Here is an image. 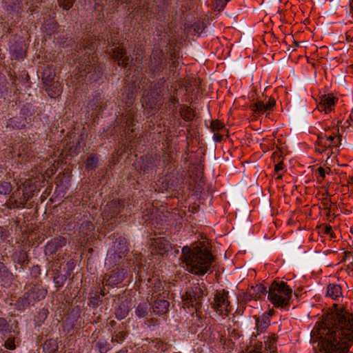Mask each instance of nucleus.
Returning <instances> with one entry per match:
<instances>
[{
    "instance_id": "f704fd0d",
    "label": "nucleus",
    "mask_w": 353,
    "mask_h": 353,
    "mask_svg": "<svg viewBox=\"0 0 353 353\" xmlns=\"http://www.w3.org/2000/svg\"><path fill=\"white\" fill-rule=\"evenodd\" d=\"M254 290V293L255 294L254 299H257L260 297L261 294H268V290H267V288L264 286L263 284L256 285L254 287L252 288Z\"/></svg>"
},
{
    "instance_id": "4be33fe9",
    "label": "nucleus",
    "mask_w": 353,
    "mask_h": 353,
    "mask_svg": "<svg viewBox=\"0 0 353 353\" xmlns=\"http://www.w3.org/2000/svg\"><path fill=\"white\" fill-rule=\"evenodd\" d=\"M122 209V204L119 200H112L106 205L105 211H108L110 216H114L119 214Z\"/></svg>"
},
{
    "instance_id": "0e129e2a",
    "label": "nucleus",
    "mask_w": 353,
    "mask_h": 353,
    "mask_svg": "<svg viewBox=\"0 0 353 353\" xmlns=\"http://www.w3.org/2000/svg\"><path fill=\"white\" fill-rule=\"evenodd\" d=\"M172 67H173V68H176V64L175 61L172 62Z\"/></svg>"
},
{
    "instance_id": "de8ad7c7",
    "label": "nucleus",
    "mask_w": 353,
    "mask_h": 353,
    "mask_svg": "<svg viewBox=\"0 0 353 353\" xmlns=\"http://www.w3.org/2000/svg\"><path fill=\"white\" fill-rule=\"evenodd\" d=\"M31 274L37 277L41 274V268L39 265H34L32 268Z\"/></svg>"
},
{
    "instance_id": "864d4df0",
    "label": "nucleus",
    "mask_w": 353,
    "mask_h": 353,
    "mask_svg": "<svg viewBox=\"0 0 353 353\" xmlns=\"http://www.w3.org/2000/svg\"><path fill=\"white\" fill-rule=\"evenodd\" d=\"M325 233L327 234H330L331 237H334V235L332 232V227L330 225H326L325 228Z\"/></svg>"
},
{
    "instance_id": "a19ab883",
    "label": "nucleus",
    "mask_w": 353,
    "mask_h": 353,
    "mask_svg": "<svg viewBox=\"0 0 353 353\" xmlns=\"http://www.w3.org/2000/svg\"><path fill=\"white\" fill-rule=\"evenodd\" d=\"M125 333L123 331L115 332V334L112 336V342L121 343L125 339Z\"/></svg>"
},
{
    "instance_id": "b1692460",
    "label": "nucleus",
    "mask_w": 353,
    "mask_h": 353,
    "mask_svg": "<svg viewBox=\"0 0 353 353\" xmlns=\"http://www.w3.org/2000/svg\"><path fill=\"white\" fill-rule=\"evenodd\" d=\"M54 77V71L53 70H51L50 68H47L43 72L41 76L42 83L44 86L48 85L50 83H52V82L55 81Z\"/></svg>"
},
{
    "instance_id": "e433bc0d",
    "label": "nucleus",
    "mask_w": 353,
    "mask_h": 353,
    "mask_svg": "<svg viewBox=\"0 0 353 353\" xmlns=\"http://www.w3.org/2000/svg\"><path fill=\"white\" fill-rule=\"evenodd\" d=\"M102 303L101 295L96 292L94 296H91L89 300V305L96 308Z\"/></svg>"
},
{
    "instance_id": "f257e3e1",
    "label": "nucleus",
    "mask_w": 353,
    "mask_h": 353,
    "mask_svg": "<svg viewBox=\"0 0 353 353\" xmlns=\"http://www.w3.org/2000/svg\"><path fill=\"white\" fill-rule=\"evenodd\" d=\"M311 334L321 352L347 353L353 344V314L343 311L327 314Z\"/></svg>"
},
{
    "instance_id": "13d9d810",
    "label": "nucleus",
    "mask_w": 353,
    "mask_h": 353,
    "mask_svg": "<svg viewBox=\"0 0 353 353\" xmlns=\"http://www.w3.org/2000/svg\"><path fill=\"white\" fill-rule=\"evenodd\" d=\"M214 140L216 141H221V139H222V136L219 134H214Z\"/></svg>"
},
{
    "instance_id": "8fccbe9b",
    "label": "nucleus",
    "mask_w": 353,
    "mask_h": 353,
    "mask_svg": "<svg viewBox=\"0 0 353 353\" xmlns=\"http://www.w3.org/2000/svg\"><path fill=\"white\" fill-rule=\"evenodd\" d=\"M94 69V72L97 73L98 72L97 75V78H99V74H100V70H99V68H94L92 65H86L85 68V71L87 72V73H90L91 72V70Z\"/></svg>"
},
{
    "instance_id": "dca6fc26",
    "label": "nucleus",
    "mask_w": 353,
    "mask_h": 353,
    "mask_svg": "<svg viewBox=\"0 0 353 353\" xmlns=\"http://www.w3.org/2000/svg\"><path fill=\"white\" fill-rule=\"evenodd\" d=\"M336 99L332 94H323L320 97V103L319 104V110L320 111L325 110L326 113L330 111L331 107L334 105Z\"/></svg>"
},
{
    "instance_id": "c756f323",
    "label": "nucleus",
    "mask_w": 353,
    "mask_h": 353,
    "mask_svg": "<svg viewBox=\"0 0 353 353\" xmlns=\"http://www.w3.org/2000/svg\"><path fill=\"white\" fill-rule=\"evenodd\" d=\"M43 349L48 353H56L58 350V344L55 340H47L43 345Z\"/></svg>"
},
{
    "instance_id": "0eeeda50",
    "label": "nucleus",
    "mask_w": 353,
    "mask_h": 353,
    "mask_svg": "<svg viewBox=\"0 0 353 353\" xmlns=\"http://www.w3.org/2000/svg\"><path fill=\"white\" fill-rule=\"evenodd\" d=\"M15 271L22 273L29 263L28 253L23 250H16L11 256Z\"/></svg>"
},
{
    "instance_id": "c9c22d12",
    "label": "nucleus",
    "mask_w": 353,
    "mask_h": 353,
    "mask_svg": "<svg viewBox=\"0 0 353 353\" xmlns=\"http://www.w3.org/2000/svg\"><path fill=\"white\" fill-rule=\"evenodd\" d=\"M11 331L8 327V324L6 319L0 317V333L3 337L7 336V334L10 333Z\"/></svg>"
},
{
    "instance_id": "f8f14e48",
    "label": "nucleus",
    "mask_w": 353,
    "mask_h": 353,
    "mask_svg": "<svg viewBox=\"0 0 353 353\" xmlns=\"http://www.w3.org/2000/svg\"><path fill=\"white\" fill-rule=\"evenodd\" d=\"M13 274L8 267L0 261V283L3 286H8L12 283Z\"/></svg>"
},
{
    "instance_id": "e2e57ef3",
    "label": "nucleus",
    "mask_w": 353,
    "mask_h": 353,
    "mask_svg": "<svg viewBox=\"0 0 353 353\" xmlns=\"http://www.w3.org/2000/svg\"><path fill=\"white\" fill-rule=\"evenodd\" d=\"M18 205H19V206H21V208H24V207H25V203H18Z\"/></svg>"
},
{
    "instance_id": "a18cd8bd",
    "label": "nucleus",
    "mask_w": 353,
    "mask_h": 353,
    "mask_svg": "<svg viewBox=\"0 0 353 353\" xmlns=\"http://www.w3.org/2000/svg\"><path fill=\"white\" fill-rule=\"evenodd\" d=\"M182 117L185 120L191 121L194 118V114L190 108H187L183 113Z\"/></svg>"
},
{
    "instance_id": "4468645a",
    "label": "nucleus",
    "mask_w": 353,
    "mask_h": 353,
    "mask_svg": "<svg viewBox=\"0 0 353 353\" xmlns=\"http://www.w3.org/2000/svg\"><path fill=\"white\" fill-rule=\"evenodd\" d=\"M275 105L274 99H269L268 103H264L262 101H258L251 105L252 110L259 114H263L267 111L270 110Z\"/></svg>"
},
{
    "instance_id": "423d86ee",
    "label": "nucleus",
    "mask_w": 353,
    "mask_h": 353,
    "mask_svg": "<svg viewBox=\"0 0 353 353\" xmlns=\"http://www.w3.org/2000/svg\"><path fill=\"white\" fill-rule=\"evenodd\" d=\"M26 50V46L24 39L19 36L15 35L10 44V52L12 57L16 59H23Z\"/></svg>"
},
{
    "instance_id": "37998d69",
    "label": "nucleus",
    "mask_w": 353,
    "mask_h": 353,
    "mask_svg": "<svg viewBox=\"0 0 353 353\" xmlns=\"http://www.w3.org/2000/svg\"><path fill=\"white\" fill-rule=\"evenodd\" d=\"M133 61V58L130 56L128 55L126 51L125 50L124 56L123 57L122 61L121 63V66H123L125 68L130 65Z\"/></svg>"
},
{
    "instance_id": "603ef678",
    "label": "nucleus",
    "mask_w": 353,
    "mask_h": 353,
    "mask_svg": "<svg viewBox=\"0 0 353 353\" xmlns=\"http://www.w3.org/2000/svg\"><path fill=\"white\" fill-rule=\"evenodd\" d=\"M8 208L10 209H14L21 208V206L18 205V202L15 200L13 202H12L9 205H8Z\"/></svg>"
},
{
    "instance_id": "ddd939ff",
    "label": "nucleus",
    "mask_w": 353,
    "mask_h": 353,
    "mask_svg": "<svg viewBox=\"0 0 353 353\" xmlns=\"http://www.w3.org/2000/svg\"><path fill=\"white\" fill-rule=\"evenodd\" d=\"M130 302L125 300L118 304L114 308V314L118 320L124 319L129 314L130 310Z\"/></svg>"
},
{
    "instance_id": "3c124183",
    "label": "nucleus",
    "mask_w": 353,
    "mask_h": 353,
    "mask_svg": "<svg viewBox=\"0 0 353 353\" xmlns=\"http://www.w3.org/2000/svg\"><path fill=\"white\" fill-rule=\"evenodd\" d=\"M213 130H218L223 128V125L219 121H212L211 124Z\"/></svg>"
},
{
    "instance_id": "ea45409f",
    "label": "nucleus",
    "mask_w": 353,
    "mask_h": 353,
    "mask_svg": "<svg viewBox=\"0 0 353 353\" xmlns=\"http://www.w3.org/2000/svg\"><path fill=\"white\" fill-rule=\"evenodd\" d=\"M156 243L159 249L165 252H168L171 248L170 245L165 240L159 239L156 241Z\"/></svg>"
},
{
    "instance_id": "2eb2a0df",
    "label": "nucleus",
    "mask_w": 353,
    "mask_h": 353,
    "mask_svg": "<svg viewBox=\"0 0 353 353\" xmlns=\"http://www.w3.org/2000/svg\"><path fill=\"white\" fill-rule=\"evenodd\" d=\"M270 323V319L266 314H264L261 317H259L256 319V333H253L252 335V339L256 338L260 333L264 332L269 327Z\"/></svg>"
},
{
    "instance_id": "72a5a7b5",
    "label": "nucleus",
    "mask_w": 353,
    "mask_h": 353,
    "mask_svg": "<svg viewBox=\"0 0 353 353\" xmlns=\"http://www.w3.org/2000/svg\"><path fill=\"white\" fill-rule=\"evenodd\" d=\"M96 347L99 350L100 353H107L110 349V344L105 340L100 339L96 343Z\"/></svg>"
},
{
    "instance_id": "393cba45",
    "label": "nucleus",
    "mask_w": 353,
    "mask_h": 353,
    "mask_svg": "<svg viewBox=\"0 0 353 353\" xmlns=\"http://www.w3.org/2000/svg\"><path fill=\"white\" fill-rule=\"evenodd\" d=\"M99 159L96 154H91L88 157L85 161V170L87 171H94L97 168Z\"/></svg>"
},
{
    "instance_id": "2f4dec72",
    "label": "nucleus",
    "mask_w": 353,
    "mask_h": 353,
    "mask_svg": "<svg viewBox=\"0 0 353 353\" xmlns=\"http://www.w3.org/2000/svg\"><path fill=\"white\" fill-rule=\"evenodd\" d=\"M163 87L164 81L163 79H161L154 85L151 94L153 95L156 99L159 97L164 90Z\"/></svg>"
},
{
    "instance_id": "a878e982",
    "label": "nucleus",
    "mask_w": 353,
    "mask_h": 353,
    "mask_svg": "<svg viewBox=\"0 0 353 353\" xmlns=\"http://www.w3.org/2000/svg\"><path fill=\"white\" fill-rule=\"evenodd\" d=\"M102 100V95L101 93H96L92 99H90L88 103V108L92 110L101 109V103Z\"/></svg>"
},
{
    "instance_id": "bf43d9fd",
    "label": "nucleus",
    "mask_w": 353,
    "mask_h": 353,
    "mask_svg": "<svg viewBox=\"0 0 353 353\" xmlns=\"http://www.w3.org/2000/svg\"><path fill=\"white\" fill-rule=\"evenodd\" d=\"M170 102L174 104L176 103H178V99L174 97H172L170 99Z\"/></svg>"
},
{
    "instance_id": "aec40b11",
    "label": "nucleus",
    "mask_w": 353,
    "mask_h": 353,
    "mask_svg": "<svg viewBox=\"0 0 353 353\" xmlns=\"http://www.w3.org/2000/svg\"><path fill=\"white\" fill-rule=\"evenodd\" d=\"M264 343H265V349L269 352L268 353H276V343L277 341V336L276 334H272L271 335L263 336Z\"/></svg>"
},
{
    "instance_id": "680f3d73",
    "label": "nucleus",
    "mask_w": 353,
    "mask_h": 353,
    "mask_svg": "<svg viewBox=\"0 0 353 353\" xmlns=\"http://www.w3.org/2000/svg\"><path fill=\"white\" fill-rule=\"evenodd\" d=\"M274 310H270L268 312V314H266L267 316L270 317V316H272L274 314Z\"/></svg>"
},
{
    "instance_id": "bb28decb",
    "label": "nucleus",
    "mask_w": 353,
    "mask_h": 353,
    "mask_svg": "<svg viewBox=\"0 0 353 353\" xmlns=\"http://www.w3.org/2000/svg\"><path fill=\"white\" fill-rule=\"evenodd\" d=\"M187 294V299L190 301V302L193 304L195 303V304L197 303V299H199L200 297L202 296V292L201 289L196 286L195 287L192 292H188L186 293Z\"/></svg>"
},
{
    "instance_id": "39448f33",
    "label": "nucleus",
    "mask_w": 353,
    "mask_h": 353,
    "mask_svg": "<svg viewBox=\"0 0 353 353\" xmlns=\"http://www.w3.org/2000/svg\"><path fill=\"white\" fill-rule=\"evenodd\" d=\"M166 66V60L161 51L154 52L150 56L148 65L150 76L154 77L157 74L159 75Z\"/></svg>"
},
{
    "instance_id": "7c9ffc66",
    "label": "nucleus",
    "mask_w": 353,
    "mask_h": 353,
    "mask_svg": "<svg viewBox=\"0 0 353 353\" xmlns=\"http://www.w3.org/2000/svg\"><path fill=\"white\" fill-rule=\"evenodd\" d=\"M124 53L125 50L119 47H116L112 50V59L117 61L120 66Z\"/></svg>"
},
{
    "instance_id": "cd10ccee",
    "label": "nucleus",
    "mask_w": 353,
    "mask_h": 353,
    "mask_svg": "<svg viewBox=\"0 0 353 353\" xmlns=\"http://www.w3.org/2000/svg\"><path fill=\"white\" fill-rule=\"evenodd\" d=\"M48 314L49 311L47 308L40 309L34 319L37 325L41 326L47 319Z\"/></svg>"
},
{
    "instance_id": "09e8293b",
    "label": "nucleus",
    "mask_w": 353,
    "mask_h": 353,
    "mask_svg": "<svg viewBox=\"0 0 353 353\" xmlns=\"http://www.w3.org/2000/svg\"><path fill=\"white\" fill-rule=\"evenodd\" d=\"M29 114H31L29 111V105H23L21 110V116L26 117V116H28Z\"/></svg>"
},
{
    "instance_id": "412c9836",
    "label": "nucleus",
    "mask_w": 353,
    "mask_h": 353,
    "mask_svg": "<svg viewBox=\"0 0 353 353\" xmlns=\"http://www.w3.org/2000/svg\"><path fill=\"white\" fill-rule=\"evenodd\" d=\"M151 304L147 302L140 303L135 310V314L139 318L147 317L151 313Z\"/></svg>"
},
{
    "instance_id": "c85d7f7f",
    "label": "nucleus",
    "mask_w": 353,
    "mask_h": 353,
    "mask_svg": "<svg viewBox=\"0 0 353 353\" xmlns=\"http://www.w3.org/2000/svg\"><path fill=\"white\" fill-rule=\"evenodd\" d=\"M70 276V272L68 271L66 274H58L57 276H54L53 281L55 285V287L57 288H60L63 286L65 281Z\"/></svg>"
},
{
    "instance_id": "1a4fd4ad",
    "label": "nucleus",
    "mask_w": 353,
    "mask_h": 353,
    "mask_svg": "<svg viewBox=\"0 0 353 353\" xmlns=\"http://www.w3.org/2000/svg\"><path fill=\"white\" fill-rule=\"evenodd\" d=\"M125 276V271L124 269L117 270L112 271L108 278H106L107 275H105L103 279L106 285L114 287L123 282Z\"/></svg>"
},
{
    "instance_id": "6e6552de",
    "label": "nucleus",
    "mask_w": 353,
    "mask_h": 353,
    "mask_svg": "<svg viewBox=\"0 0 353 353\" xmlns=\"http://www.w3.org/2000/svg\"><path fill=\"white\" fill-rule=\"evenodd\" d=\"M211 305L216 311L221 313L223 311H228V307L229 306L228 292L225 290L217 292Z\"/></svg>"
},
{
    "instance_id": "6e6d98bb",
    "label": "nucleus",
    "mask_w": 353,
    "mask_h": 353,
    "mask_svg": "<svg viewBox=\"0 0 353 353\" xmlns=\"http://www.w3.org/2000/svg\"><path fill=\"white\" fill-rule=\"evenodd\" d=\"M283 168V162H280L275 165L274 170L276 172H279V171L281 170Z\"/></svg>"
},
{
    "instance_id": "a211bd4d",
    "label": "nucleus",
    "mask_w": 353,
    "mask_h": 353,
    "mask_svg": "<svg viewBox=\"0 0 353 353\" xmlns=\"http://www.w3.org/2000/svg\"><path fill=\"white\" fill-rule=\"evenodd\" d=\"M44 87L46 92L51 98L55 99L60 96L62 92V86L58 80Z\"/></svg>"
},
{
    "instance_id": "774afa93",
    "label": "nucleus",
    "mask_w": 353,
    "mask_h": 353,
    "mask_svg": "<svg viewBox=\"0 0 353 353\" xmlns=\"http://www.w3.org/2000/svg\"><path fill=\"white\" fill-rule=\"evenodd\" d=\"M350 125L353 126V119L351 118V123H350Z\"/></svg>"
},
{
    "instance_id": "69168bd1",
    "label": "nucleus",
    "mask_w": 353,
    "mask_h": 353,
    "mask_svg": "<svg viewBox=\"0 0 353 353\" xmlns=\"http://www.w3.org/2000/svg\"><path fill=\"white\" fill-rule=\"evenodd\" d=\"M101 296H105V293L104 292L103 290H101V294H99Z\"/></svg>"
},
{
    "instance_id": "052dcab7",
    "label": "nucleus",
    "mask_w": 353,
    "mask_h": 353,
    "mask_svg": "<svg viewBox=\"0 0 353 353\" xmlns=\"http://www.w3.org/2000/svg\"><path fill=\"white\" fill-rule=\"evenodd\" d=\"M247 300H250L252 299H254V296L252 295V294H249V295H247L246 296V298H245Z\"/></svg>"
},
{
    "instance_id": "f3484780",
    "label": "nucleus",
    "mask_w": 353,
    "mask_h": 353,
    "mask_svg": "<svg viewBox=\"0 0 353 353\" xmlns=\"http://www.w3.org/2000/svg\"><path fill=\"white\" fill-rule=\"evenodd\" d=\"M169 301L164 299H159L151 305L152 312L157 315H163L168 311Z\"/></svg>"
},
{
    "instance_id": "20e7f679",
    "label": "nucleus",
    "mask_w": 353,
    "mask_h": 353,
    "mask_svg": "<svg viewBox=\"0 0 353 353\" xmlns=\"http://www.w3.org/2000/svg\"><path fill=\"white\" fill-rule=\"evenodd\" d=\"M46 294L47 290L44 288H32L17 300V306L19 310H23L26 307L34 305L36 302L43 299Z\"/></svg>"
},
{
    "instance_id": "f03ea898",
    "label": "nucleus",
    "mask_w": 353,
    "mask_h": 353,
    "mask_svg": "<svg viewBox=\"0 0 353 353\" xmlns=\"http://www.w3.org/2000/svg\"><path fill=\"white\" fill-rule=\"evenodd\" d=\"M180 259L183 267L187 271L197 275H204L214 261L210 251L199 246H195L192 249L188 246L183 247Z\"/></svg>"
},
{
    "instance_id": "5fc2aeb1",
    "label": "nucleus",
    "mask_w": 353,
    "mask_h": 353,
    "mask_svg": "<svg viewBox=\"0 0 353 353\" xmlns=\"http://www.w3.org/2000/svg\"><path fill=\"white\" fill-rule=\"evenodd\" d=\"M46 26H48V29L52 30V31L55 30V28H57V23L54 22H50L46 24Z\"/></svg>"
},
{
    "instance_id": "4c0bfd02",
    "label": "nucleus",
    "mask_w": 353,
    "mask_h": 353,
    "mask_svg": "<svg viewBox=\"0 0 353 353\" xmlns=\"http://www.w3.org/2000/svg\"><path fill=\"white\" fill-rule=\"evenodd\" d=\"M7 339L4 342V347L10 350H15L16 345H15V339L16 338L12 336H8V334H7V336L6 337Z\"/></svg>"
},
{
    "instance_id": "4d7b16f0",
    "label": "nucleus",
    "mask_w": 353,
    "mask_h": 353,
    "mask_svg": "<svg viewBox=\"0 0 353 353\" xmlns=\"http://www.w3.org/2000/svg\"><path fill=\"white\" fill-rule=\"evenodd\" d=\"M320 176L322 177V178H324L325 176V170L322 168V167H319L318 169H317Z\"/></svg>"
},
{
    "instance_id": "49530a36",
    "label": "nucleus",
    "mask_w": 353,
    "mask_h": 353,
    "mask_svg": "<svg viewBox=\"0 0 353 353\" xmlns=\"http://www.w3.org/2000/svg\"><path fill=\"white\" fill-rule=\"evenodd\" d=\"M327 140L331 142V144L333 146L338 147L341 145V139L340 138V136L339 137V140L337 142L335 141V138L334 136H329L328 137H327Z\"/></svg>"
},
{
    "instance_id": "7ed1b4c3",
    "label": "nucleus",
    "mask_w": 353,
    "mask_h": 353,
    "mask_svg": "<svg viewBox=\"0 0 353 353\" xmlns=\"http://www.w3.org/2000/svg\"><path fill=\"white\" fill-rule=\"evenodd\" d=\"M292 290L283 281H273L268 290V298L276 307H284L290 304Z\"/></svg>"
},
{
    "instance_id": "6ab92c4d",
    "label": "nucleus",
    "mask_w": 353,
    "mask_h": 353,
    "mask_svg": "<svg viewBox=\"0 0 353 353\" xmlns=\"http://www.w3.org/2000/svg\"><path fill=\"white\" fill-rule=\"evenodd\" d=\"M26 117H14L10 118L7 122V127L12 128V129L19 130L26 126Z\"/></svg>"
},
{
    "instance_id": "5701e85b",
    "label": "nucleus",
    "mask_w": 353,
    "mask_h": 353,
    "mask_svg": "<svg viewBox=\"0 0 353 353\" xmlns=\"http://www.w3.org/2000/svg\"><path fill=\"white\" fill-rule=\"evenodd\" d=\"M327 295L334 300H337L342 296L341 287L337 284H330L327 289Z\"/></svg>"
},
{
    "instance_id": "9d476101",
    "label": "nucleus",
    "mask_w": 353,
    "mask_h": 353,
    "mask_svg": "<svg viewBox=\"0 0 353 353\" xmlns=\"http://www.w3.org/2000/svg\"><path fill=\"white\" fill-rule=\"evenodd\" d=\"M114 263H117L128 251L127 242L124 238L119 237L114 243Z\"/></svg>"
},
{
    "instance_id": "58836bf2",
    "label": "nucleus",
    "mask_w": 353,
    "mask_h": 353,
    "mask_svg": "<svg viewBox=\"0 0 353 353\" xmlns=\"http://www.w3.org/2000/svg\"><path fill=\"white\" fill-rule=\"evenodd\" d=\"M76 0H57L58 4L64 10H69L74 5Z\"/></svg>"
},
{
    "instance_id": "9b49d317",
    "label": "nucleus",
    "mask_w": 353,
    "mask_h": 353,
    "mask_svg": "<svg viewBox=\"0 0 353 353\" xmlns=\"http://www.w3.org/2000/svg\"><path fill=\"white\" fill-rule=\"evenodd\" d=\"M66 244V239L64 237L54 238L48 242L46 245V253L52 254L59 249L61 248Z\"/></svg>"
},
{
    "instance_id": "c03bdc74",
    "label": "nucleus",
    "mask_w": 353,
    "mask_h": 353,
    "mask_svg": "<svg viewBox=\"0 0 353 353\" xmlns=\"http://www.w3.org/2000/svg\"><path fill=\"white\" fill-rule=\"evenodd\" d=\"M230 0H216V6L215 9L218 12L222 11L226 4L230 1Z\"/></svg>"
},
{
    "instance_id": "338daca9",
    "label": "nucleus",
    "mask_w": 353,
    "mask_h": 353,
    "mask_svg": "<svg viewBox=\"0 0 353 353\" xmlns=\"http://www.w3.org/2000/svg\"><path fill=\"white\" fill-rule=\"evenodd\" d=\"M249 353H261V352H258V351H251Z\"/></svg>"
},
{
    "instance_id": "473e14b6",
    "label": "nucleus",
    "mask_w": 353,
    "mask_h": 353,
    "mask_svg": "<svg viewBox=\"0 0 353 353\" xmlns=\"http://www.w3.org/2000/svg\"><path fill=\"white\" fill-rule=\"evenodd\" d=\"M12 185L8 181L0 182V194L3 196H9L12 192Z\"/></svg>"
},
{
    "instance_id": "79ce46f5",
    "label": "nucleus",
    "mask_w": 353,
    "mask_h": 353,
    "mask_svg": "<svg viewBox=\"0 0 353 353\" xmlns=\"http://www.w3.org/2000/svg\"><path fill=\"white\" fill-rule=\"evenodd\" d=\"M192 27H193L195 34H200L204 30L205 26L204 25L203 22L198 21V22H195L192 25Z\"/></svg>"
}]
</instances>
